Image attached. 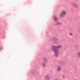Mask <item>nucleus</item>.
I'll list each match as a JSON object with an SVG mask.
<instances>
[{"mask_svg":"<svg viewBox=\"0 0 80 80\" xmlns=\"http://www.w3.org/2000/svg\"><path fill=\"white\" fill-rule=\"evenodd\" d=\"M54 48H57V46H52V50H53L54 56L56 57H58L59 55V54L58 53V50L57 49H54Z\"/></svg>","mask_w":80,"mask_h":80,"instance_id":"nucleus-1","label":"nucleus"},{"mask_svg":"<svg viewBox=\"0 0 80 80\" xmlns=\"http://www.w3.org/2000/svg\"><path fill=\"white\" fill-rule=\"evenodd\" d=\"M67 14V11L65 10L62 11L61 13L59 14V17L60 18H62L63 17V16H65Z\"/></svg>","mask_w":80,"mask_h":80,"instance_id":"nucleus-2","label":"nucleus"},{"mask_svg":"<svg viewBox=\"0 0 80 80\" xmlns=\"http://www.w3.org/2000/svg\"><path fill=\"white\" fill-rule=\"evenodd\" d=\"M45 78L46 79V80H50V77L49 75H47L45 76Z\"/></svg>","mask_w":80,"mask_h":80,"instance_id":"nucleus-3","label":"nucleus"},{"mask_svg":"<svg viewBox=\"0 0 80 80\" xmlns=\"http://www.w3.org/2000/svg\"><path fill=\"white\" fill-rule=\"evenodd\" d=\"M57 72H60L61 70V66H59L57 67Z\"/></svg>","mask_w":80,"mask_h":80,"instance_id":"nucleus-4","label":"nucleus"},{"mask_svg":"<svg viewBox=\"0 0 80 80\" xmlns=\"http://www.w3.org/2000/svg\"><path fill=\"white\" fill-rule=\"evenodd\" d=\"M72 6L74 7H75V8H78V5L76 3L73 4Z\"/></svg>","mask_w":80,"mask_h":80,"instance_id":"nucleus-5","label":"nucleus"},{"mask_svg":"<svg viewBox=\"0 0 80 80\" xmlns=\"http://www.w3.org/2000/svg\"><path fill=\"white\" fill-rule=\"evenodd\" d=\"M53 18L54 20V21H58V19L57 18V17L55 16H54L53 17Z\"/></svg>","mask_w":80,"mask_h":80,"instance_id":"nucleus-6","label":"nucleus"},{"mask_svg":"<svg viewBox=\"0 0 80 80\" xmlns=\"http://www.w3.org/2000/svg\"><path fill=\"white\" fill-rule=\"evenodd\" d=\"M62 47L61 45H58L56 46V48H61Z\"/></svg>","mask_w":80,"mask_h":80,"instance_id":"nucleus-7","label":"nucleus"},{"mask_svg":"<svg viewBox=\"0 0 80 80\" xmlns=\"http://www.w3.org/2000/svg\"><path fill=\"white\" fill-rule=\"evenodd\" d=\"M56 24H57V25H60V24H61V23L57 21L56 22Z\"/></svg>","mask_w":80,"mask_h":80,"instance_id":"nucleus-8","label":"nucleus"},{"mask_svg":"<svg viewBox=\"0 0 80 80\" xmlns=\"http://www.w3.org/2000/svg\"><path fill=\"white\" fill-rule=\"evenodd\" d=\"M42 65L43 67H45V66H46L45 64V63H42Z\"/></svg>","mask_w":80,"mask_h":80,"instance_id":"nucleus-9","label":"nucleus"},{"mask_svg":"<svg viewBox=\"0 0 80 80\" xmlns=\"http://www.w3.org/2000/svg\"><path fill=\"white\" fill-rule=\"evenodd\" d=\"M69 35L70 36H72V35H73V33L72 32L70 33Z\"/></svg>","mask_w":80,"mask_h":80,"instance_id":"nucleus-10","label":"nucleus"}]
</instances>
